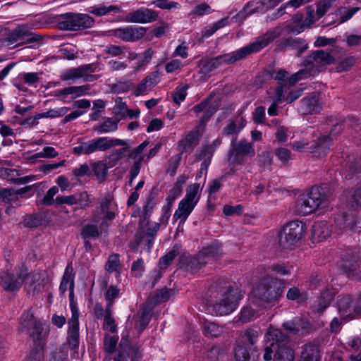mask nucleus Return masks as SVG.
I'll return each mask as SVG.
<instances>
[{"label":"nucleus","instance_id":"f257e3e1","mask_svg":"<svg viewBox=\"0 0 361 361\" xmlns=\"http://www.w3.org/2000/svg\"><path fill=\"white\" fill-rule=\"evenodd\" d=\"M278 27L268 30L258 37L252 43L231 53L219 55L214 58H204L198 62L200 73L207 75L223 64H232L246 58L252 53L260 51L279 36Z\"/></svg>","mask_w":361,"mask_h":361},{"label":"nucleus","instance_id":"f03ea898","mask_svg":"<svg viewBox=\"0 0 361 361\" xmlns=\"http://www.w3.org/2000/svg\"><path fill=\"white\" fill-rule=\"evenodd\" d=\"M209 291L215 299L211 308L215 316H226L233 312L244 297L240 282L218 279L213 283Z\"/></svg>","mask_w":361,"mask_h":361},{"label":"nucleus","instance_id":"7ed1b4c3","mask_svg":"<svg viewBox=\"0 0 361 361\" xmlns=\"http://www.w3.org/2000/svg\"><path fill=\"white\" fill-rule=\"evenodd\" d=\"M264 360L270 361L274 355V361H293L294 350L288 345L290 338L281 329L269 328L265 334Z\"/></svg>","mask_w":361,"mask_h":361},{"label":"nucleus","instance_id":"20e7f679","mask_svg":"<svg viewBox=\"0 0 361 361\" xmlns=\"http://www.w3.org/2000/svg\"><path fill=\"white\" fill-rule=\"evenodd\" d=\"M285 288L283 280L266 276L255 284L252 294L259 301L270 304L280 300Z\"/></svg>","mask_w":361,"mask_h":361},{"label":"nucleus","instance_id":"39448f33","mask_svg":"<svg viewBox=\"0 0 361 361\" xmlns=\"http://www.w3.org/2000/svg\"><path fill=\"white\" fill-rule=\"evenodd\" d=\"M306 224L300 221H293L283 226L279 235V243L284 249L291 248L305 235Z\"/></svg>","mask_w":361,"mask_h":361},{"label":"nucleus","instance_id":"423d86ee","mask_svg":"<svg viewBox=\"0 0 361 361\" xmlns=\"http://www.w3.org/2000/svg\"><path fill=\"white\" fill-rule=\"evenodd\" d=\"M94 19L87 14L67 13L60 16L57 27L61 30L77 31L91 27Z\"/></svg>","mask_w":361,"mask_h":361},{"label":"nucleus","instance_id":"0eeeda50","mask_svg":"<svg viewBox=\"0 0 361 361\" xmlns=\"http://www.w3.org/2000/svg\"><path fill=\"white\" fill-rule=\"evenodd\" d=\"M47 338V334H42V328L37 325L35 331L32 335V347L28 352L25 361H44Z\"/></svg>","mask_w":361,"mask_h":361},{"label":"nucleus","instance_id":"6e6552de","mask_svg":"<svg viewBox=\"0 0 361 361\" xmlns=\"http://www.w3.org/2000/svg\"><path fill=\"white\" fill-rule=\"evenodd\" d=\"M141 345L133 344L128 338L122 337L119 343V349L117 355L114 357V361H141L143 353L141 350Z\"/></svg>","mask_w":361,"mask_h":361},{"label":"nucleus","instance_id":"1a4fd4ad","mask_svg":"<svg viewBox=\"0 0 361 361\" xmlns=\"http://www.w3.org/2000/svg\"><path fill=\"white\" fill-rule=\"evenodd\" d=\"M98 68V63L85 64L77 68H72L65 71L61 75V79L63 81L70 80H78L82 78L85 82H92L97 77L92 73L96 71Z\"/></svg>","mask_w":361,"mask_h":361},{"label":"nucleus","instance_id":"9d476101","mask_svg":"<svg viewBox=\"0 0 361 361\" xmlns=\"http://www.w3.org/2000/svg\"><path fill=\"white\" fill-rule=\"evenodd\" d=\"M28 276V272H1L0 285L8 292L18 290Z\"/></svg>","mask_w":361,"mask_h":361},{"label":"nucleus","instance_id":"9b49d317","mask_svg":"<svg viewBox=\"0 0 361 361\" xmlns=\"http://www.w3.org/2000/svg\"><path fill=\"white\" fill-rule=\"evenodd\" d=\"M334 58L329 52L324 50H316L305 58L303 65L311 66L312 70L318 73L319 68L334 63Z\"/></svg>","mask_w":361,"mask_h":361},{"label":"nucleus","instance_id":"f8f14e48","mask_svg":"<svg viewBox=\"0 0 361 361\" xmlns=\"http://www.w3.org/2000/svg\"><path fill=\"white\" fill-rule=\"evenodd\" d=\"M201 136L200 125H197L178 142L177 149L180 152L179 154L182 155L183 152H191L198 145Z\"/></svg>","mask_w":361,"mask_h":361},{"label":"nucleus","instance_id":"ddd939ff","mask_svg":"<svg viewBox=\"0 0 361 361\" xmlns=\"http://www.w3.org/2000/svg\"><path fill=\"white\" fill-rule=\"evenodd\" d=\"M158 18V12L147 8H140L128 13L125 21L133 23H149L154 22Z\"/></svg>","mask_w":361,"mask_h":361},{"label":"nucleus","instance_id":"4468645a","mask_svg":"<svg viewBox=\"0 0 361 361\" xmlns=\"http://www.w3.org/2000/svg\"><path fill=\"white\" fill-rule=\"evenodd\" d=\"M255 150L251 142L240 140L236 142V137H233L229 151V157L233 158L234 161L239 163L241 157L244 156H254Z\"/></svg>","mask_w":361,"mask_h":361},{"label":"nucleus","instance_id":"2eb2a0df","mask_svg":"<svg viewBox=\"0 0 361 361\" xmlns=\"http://www.w3.org/2000/svg\"><path fill=\"white\" fill-rule=\"evenodd\" d=\"M143 27L126 26L113 30L114 35L125 42H135L140 39L146 33Z\"/></svg>","mask_w":361,"mask_h":361},{"label":"nucleus","instance_id":"dca6fc26","mask_svg":"<svg viewBox=\"0 0 361 361\" xmlns=\"http://www.w3.org/2000/svg\"><path fill=\"white\" fill-rule=\"evenodd\" d=\"M341 126L336 124L334 126V128L331 130L329 135L319 136L316 140L314 141V144L310 147V152L318 153L319 155H325L327 154L330 149V146L332 143L331 136L334 135L335 130H341Z\"/></svg>","mask_w":361,"mask_h":361},{"label":"nucleus","instance_id":"f3484780","mask_svg":"<svg viewBox=\"0 0 361 361\" xmlns=\"http://www.w3.org/2000/svg\"><path fill=\"white\" fill-rule=\"evenodd\" d=\"M319 94L312 92L304 97L300 102V111L302 114H312L320 111Z\"/></svg>","mask_w":361,"mask_h":361},{"label":"nucleus","instance_id":"a211bd4d","mask_svg":"<svg viewBox=\"0 0 361 361\" xmlns=\"http://www.w3.org/2000/svg\"><path fill=\"white\" fill-rule=\"evenodd\" d=\"M277 48L280 51L285 50L286 49L297 50L296 56L299 57L307 49L308 45L302 39L288 37L279 40L277 42Z\"/></svg>","mask_w":361,"mask_h":361},{"label":"nucleus","instance_id":"6ab92c4d","mask_svg":"<svg viewBox=\"0 0 361 361\" xmlns=\"http://www.w3.org/2000/svg\"><path fill=\"white\" fill-rule=\"evenodd\" d=\"M246 120L239 114L235 119L228 121V124L223 128L222 135L225 136L231 135L237 138L238 133L245 126Z\"/></svg>","mask_w":361,"mask_h":361},{"label":"nucleus","instance_id":"aec40b11","mask_svg":"<svg viewBox=\"0 0 361 361\" xmlns=\"http://www.w3.org/2000/svg\"><path fill=\"white\" fill-rule=\"evenodd\" d=\"M353 302V297L350 295H345L338 301V309L340 315L348 320L353 319L355 316L359 315L355 314L354 311L351 312Z\"/></svg>","mask_w":361,"mask_h":361},{"label":"nucleus","instance_id":"412c9836","mask_svg":"<svg viewBox=\"0 0 361 361\" xmlns=\"http://www.w3.org/2000/svg\"><path fill=\"white\" fill-rule=\"evenodd\" d=\"M114 205V197L110 192H107L99 201V209L101 213L105 214L102 226L106 221H111L115 218V212L112 211Z\"/></svg>","mask_w":361,"mask_h":361},{"label":"nucleus","instance_id":"4be33fe9","mask_svg":"<svg viewBox=\"0 0 361 361\" xmlns=\"http://www.w3.org/2000/svg\"><path fill=\"white\" fill-rule=\"evenodd\" d=\"M37 325H39L42 328V334H47L48 336L49 333L44 331L43 324L40 321L35 319L33 314L29 312L22 315L19 330L23 332L32 329V331L30 334V336L32 338V335L35 331Z\"/></svg>","mask_w":361,"mask_h":361},{"label":"nucleus","instance_id":"5701e85b","mask_svg":"<svg viewBox=\"0 0 361 361\" xmlns=\"http://www.w3.org/2000/svg\"><path fill=\"white\" fill-rule=\"evenodd\" d=\"M154 309V307L149 304L147 301H145L141 307L139 319L137 322V331L139 333H142L148 326L152 319Z\"/></svg>","mask_w":361,"mask_h":361},{"label":"nucleus","instance_id":"b1692460","mask_svg":"<svg viewBox=\"0 0 361 361\" xmlns=\"http://www.w3.org/2000/svg\"><path fill=\"white\" fill-rule=\"evenodd\" d=\"M307 194L312 200L311 203L317 209H323L328 206V196L319 188L313 187Z\"/></svg>","mask_w":361,"mask_h":361},{"label":"nucleus","instance_id":"393cba45","mask_svg":"<svg viewBox=\"0 0 361 361\" xmlns=\"http://www.w3.org/2000/svg\"><path fill=\"white\" fill-rule=\"evenodd\" d=\"M312 200L307 194H302L299 196L295 205V212L302 216H306L312 214L317 209L316 206L311 203Z\"/></svg>","mask_w":361,"mask_h":361},{"label":"nucleus","instance_id":"a878e982","mask_svg":"<svg viewBox=\"0 0 361 361\" xmlns=\"http://www.w3.org/2000/svg\"><path fill=\"white\" fill-rule=\"evenodd\" d=\"M331 234V230L326 221L315 222L312 226V239L320 242L325 240Z\"/></svg>","mask_w":361,"mask_h":361},{"label":"nucleus","instance_id":"bb28decb","mask_svg":"<svg viewBox=\"0 0 361 361\" xmlns=\"http://www.w3.org/2000/svg\"><path fill=\"white\" fill-rule=\"evenodd\" d=\"M171 290L164 287L149 295L146 301L155 307L157 305L167 302L171 298Z\"/></svg>","mask_w":361,"mask_h":361},{"label":"nucleus","instance_id":"cd10ccee","mask_svg":"<svg viewBox=\"0 0 361 361\" xmlns=\"http://www.w3.org/2000/svg\"><path fill=\"white\" fill-rule=\"evenodd\" d=\"M157 73L156 72L151 73L147 75L138 84L137 87L134 91L135 96H139L145 92L149 90L152 87L157 84Z\"/></svg>","mask_w":361,"mask_h":361},{"label":"nucleus","instance_id":"c85d7f7f","mask_svg":"<svg viewBox=\"0 0 361 361\" xmlns=\"http://www.w3.org/2000/svg\"><path fill=\"white\" fill-rule=\"evenodd\" d=\"M79 321L75 319L68 323V342L72 349H76L79 346Z\"/></svg>","mask_w":361,"mask_h":361},{"label":"nucleus","instance_id":"c756f323","mask_svg":"<svg viewBox=\"0 0 361 361\" xmlns=\"http://www.w3.org/2000/svg\"><path fill=\"white\" fill-rule=\"evenodd\" d=\"M181 262L186 265L185 268L187 269H200L204 268V264H206L208 261L203 257H200L198 252L197 255L194 257L182 256Z\"/></svg>","mask_w":361,"mask_h":361},{"label":"nucleus","instance_id":"7c9ffc66","mask_svg":"<svg viewBox=\"0 0 361 361\" xmlns=\"http://www.w3.org/2000/svg\"><path fill=\"white\" fill-rule=\"evenodd\" d=\"M195 206L192 204L182 200L179 204L177 210L174 214V219L176 220H180V224H183L190 214L192 212Z\"/></svg>","mask_w":361,"mask_h":361},{"label":"nucleus","instance_id":"2f4dec72","mask_svg":"<svg viewBox=\"0 0 361 361\" xmlns=\"http://www.w3.org/2000/svg\"><path fill=\"white\" fill-rule=\"evenodd\" d=\"M337 265L341 271H355L359 268L358 258L355 255L351 256L347 254L342 257Z\"/></svg>","mask_w":361,"mask_h":361},{"label":"nucleus","instance_id":"473e14b6","mask_svg":"<svg viewBox=\"0 0 361 361\" xmlns=\"http://www.w3.org/2000/svg\"><path fill=\"white\" fill-rule=\"evenodd\" d=\"M98 151H106L112 147L117 146V145H124L125 140L115 138V139H109L107 137H99L94 139Z\"/></svg>","mask_w":361,"mask_h":361},{"label":"nucleus","instance_id":"72a5a7b5","mask_svg":"<svg viewBox=\"0 0 361 361\" xmlns=\"http://www.w3.org/2000/svg\"><path fill=\"white\" fill-rule=\"evenodd\" d=\"M180 245H174L171 250L159 259V266L160 269H166L174 258L180 254Z\"/></svg>","mask_w":361,"mask_h":361},{"label":"nucleus","instance_id":"f704fd0d","mask_svg":"<svg viewBox=\"0 0 361 361\" xmlns=\"http://www.w3.org/2000/svg\"><path fill=\"white\" fill-rule=\"evenodd\" d=\"M301 355L307 356L309 359L318 361L320 358V347L315 343H308L305 345Z\"/></svg>","mask_w":361,"mask_h":361},{"label":"nucleus","instance_id":"c9c22d12","mask_svg":"<svg viewBox=\"0 0 361 361\" xmlns=\"http://www.w3.org/2000/svg\"><path fill=\"white\" fill-rule=\"evenodd\" d=\"M185 180L184 177H181V179H178L174 184L173 187L169 191L167 196L166 201L167 204L172 205L173 202L180 195L182 192L183 185L185 183Z\"/></svg>","mask_w":361,"mask_h":361},{"label":"nucleus","instance_id":"e433bc0d","mask_svg":"<svg viewBox=\"0 0 361 361\" xmlns=\"http://www.w3.org/2000/svg\"><path fill=\"white\" fill-rule=\"evenodd\" d=\"M221 244L218 242H213L209 246L204 247L199 252V256L208 261L209 257H214L219 253Z\"/></svg>","mask_w":361,"mask_h":361},{"label":"nucleus","instance_id":"4c0bfd02","mask_svg":"<svg viewBox=\"0 0 361 361\" xmlns=\"http://www.w3.org/2000/svg\"><path fill=\"white\" fill-rule=\"evenodd\" d=\"M199 188V184H191L188 185L186 189V195L183 200L195 206L199 200V197H197Z\"/></svg>","mask_w":361,"mask_h":361},{"label":"nucleus","instance_id":"58836bf2","mask_svg":"<svg viewBox=\"0 0 361 361\" xmlns=\"http://www.w3.org/2000/svg\"><path fill=\"white\" fill-rule=\"evenodd\" d=\"M119 121L120 118H108L102 124L97 127L96 130L100 133L115 131L118 128V123Z\"/></svg>","mask_w":361,"mask_h":361},{"label":"nucleus","instance_id":"ea45409f","mask_svg":"<svg viewBox=\"0 0 361 361\" xmlns=\"http://www.w3.org/2000/svg\"><path fill=\"white\" fill-rule=\"evenodd\" d=\"M290 87L286 82H279L275 90V94L272 99H275L276 102H286V97L290 91Z\"/></svg>","mask_w":361,"mask_h":361},{"label":"nucleus","instance_id":"a19ab883","mask_svg":"<svg viewBox=\"0 0 361 361\" xmlns=\"http://www.w3.org/2000/svg\"><path fill=\"white\" fill-rule=\"evenodd\" d=\"M92 171L94 175L97 176L98 179L104 180L107 176V170L109 169L106 164L104 161H99L94 162L92 165Z\"/></svg>","mask_w":361,"mask_h":361},{"label":"nucleus","instance_id":"79ce46f5","mask_svg":"<svg viewBox=\"0 0 361 361\" xmlns=\"http://www.w3.org/2000/svg\"><path fill=\"white\" fill-rule=\"evenodd\" d=\"M75 272H64L59 286V290L61 293H65L68 288H69L70 290L74 288L73 278L75 277Z\"/></svg>","mask_w":361,"mask_h":361},{"label":"nucleus","instance_id":"37998d69","mask_svg":"<svg viewBox=\"0 0 361 361\" xmlns=\"http://www.w3.org/2000/svg\"><path fill=\"white\" fill-rule=\"evenodd\" d=\"M20 175V171L16 169L8 168H1L0 169V177L14 183H17Z\"/></svg>","mask_w":361,"mask_h":361},{"label":"nucleus","instance_id":"c03bdc74","mask_svg":"<svg viewBox=\"0 0 361 361\" xmlns=\"http://www.w3.org/2000/svg\"><path fill=\"white\" fill-rule=\"evenodd\" d=\"M118 337L106 335L104 339V351L107 354H112L116 351Z\"/></svg>","mask_w":361,"mask_h":361},{"label":"nucleus","instance_id":"a18cd8bd","mask_svg":"<svg viewBox=\"0 0 361 361\" xmlns=\"http://www.w3.org/2000/svg\"><path fill=\"white\" fill-rule=\"evenodd\" d=\"M101 231L97 225L87 224L82 227L81 235L83 238H97L101 235Z\"/></svg>","mask_w":361,"mask_h":361},{"label":"nucleus","instance_id":"49530a36","mask_svg":"<svg viewBox=\"0 0 361 361\" xmlns=\"http://www.w3.org/2000/svg\"><path fill=\"white\" fill-rule=\"evenodd\" d=\"M223 332L222 326L214 322H209L204 326V334L206 336L209 335L212 337H218Z\"/></svg>","mask_w":361,"mask_h":361},{"label":"nucleus","instance_id":"de8ad7c7","mask_svg":"<svg viewBox=\"0 0 361 361\" xmlns=\"http://www.w3.org/2000/svg\"><path fill=\"white\" fill-rule=\"evenodd\" d=\"M298 321L299 317H295L290 320L284 322L282 324V327L287 334L298 336L299 333Z\"/></svg>","mask_w":361,"mask_h":361},{"label":"nucleus","instance_id":"09e8293b","mask_svg":"<svg viewBox=\"0 0 361 361\" xmlns=\"http://www.w3.org/2000/svg\"><path fill=\"white\" fill-rule=\"evenodd\" d=\"M24 225L28 228H36L42 224L43 218L42 214H32L26 216L23 220Z\"/></svg>","mask_w":361,"mask_h":361},{"label":"nucleus","instance_id":"8fccbe9b","mask_svg":"<svg viewBox=\"0 0 361 361\" xmlns=\"http://www.w3.org/2000/svg\"><path fill=\"white\" fill-rule=\"evenodd\" d=\"M122 11L121 8L117 6L111 5L109 6H100L97 8H93L90 13L97 16H104L109 12L119 13Z\"/></svg>","mask_w":361,"mask_h":361},{"label":"nucleus","instance_id":"3c124183","mask_svg":"<svg viewBox=\"0 0 361 361\" xmlns=\"http://www.w3.org/2000/svg\"><path fill=\"white\" fill-rule=\"evenodd\" d=\"M68 111V108L67 107H61L56 110L50 109L47 112L40 113L37 114V118H56L61 117L66 114Z\"/></svg>","mask_w":361,"mask_h":361},{"label":"nucleus","instance_id":"603ef678","mask_svg":"<svg viewBox=\"0 0 361 361\" xmlns=\"http://www.w3.org/2000/svg\"><path fill=\"white\" fill-rule=\"evenodd\" d=\"M336 0H320L317 4L316 16L317 19L323 17Z\"/></svg>","mask_w":361,"mask_h":361},{"label":"nucleus","instance_id":"864d4df0","mask_svg":"<svg viewBox=\"0 0 361 361\" xmlns=\"http://www.w3.org/2000/svg\"><path fill=\"white\" fill-rule=\"evenodd\" d=\"M154 237L144 231H139L136 235V242L138 245H143L150 249L154 243Z\"/></svg>","mask_w":361,"mask_h":361},{"label":"nucleus","instance_id":"5fc2aeb1","mask_svg":"<svg viewBox=\"0 0 361 361\" xmlns=\"http://www.w3.org/2000/svg\"><path fill=\"white\" fill-rule=\"evenodd\" d=\"M214 151V148L209 145H204L200 149V152L197 154V158L199 160H204V164H209L213 156Z\"/></svg>","mask_w":361,"mask_h":361},{"label":"nucleus","instance_id":"6e6d98bb","mask_svg":"<svg viewBox=\"0 0 361 361\" xmlns=\"http://www.w3.org/2000/svg\"><path fill=\"white\" fill-rule=\"evenodd\" d=\"M121 269L122 266L119 259V255L117 254L110 255L107 262L106 263V270L117 271L118 269Z\"/></svg>","mask_w":361,"mask_h":361},{"label":"nucleus","instance_id":"4d7b16f0","mask_svg":"<svg viewBox=\"0 0 361 361\" xmlns=\"http://www.w3.org/2000/svg\"><path fill=\"white\" fill-rule=\"evenodd\" d=\"M188 85H185L183 87H178L175 89L173 93V100L176 104H180L183 102L187 95V90Z\"/></svg>","mask_w":361,"mask_h":361},{"label":"nucleus","instance_id":"13d9d810","mask_svg":"<svg viewBox=\"0 0 361 361\" xmlns=\"http://www.w3.org/2000/svg\"><path fill=\"white\" fill-rule=\"evenodd\" d=\"M298 324L299 333L298 336H306L312 332V326L309 320L299 317Z\"/></svg>","mask_w":361,"mask_h":361},{"label":"nucleus","instance_id":"bf43d9fd","mask_svg":"<svg viewBox=\"0 0 361 361\" xmlns=\"http://www.w3.org/2000/svg\"><path fill=\"white\" fill-rule=\"evenodd\" d=\"M152 4L156 7L164 10H171L173 8H178L179 4L176 1H170L169 0H154L152 2Z\"/></svg>","mask_w":361,"mask_h":361},{"label":"nucleus","instance_id":"052dcab7","mask_svg":"<svg viewBox=\"0 0 361 361\" xmlns=\"http://www.w3.org/2000/svg\"><path fill=\"white\" fill-rule=\"evenodd\" d=\"M254 316L255 310L250 307H245L241 309L238 319L242 323H247L250 322Z\"/></svg>","mask_w":361,"mask_h":361},{"label":"nucleus","instance_id":"680f3d73","mask_svg":"<svg viewBox=\"0 0 361 361\" xmlns=\"http://www.w3.org/2000/svg\"><path fill=\"white\" fill-rule=\"evenodd\" d=\"M259 165L263 169H269L272 162V157L269 152L264 151L259 156Z\"/></svg>","mask_w":361,"mask_h":361},{"label":"nucleus","instance_id":"e2e57ef3","mask_svg":"<svg viewBox=\"0 0 361 361\" xmlns=\"http://www.w3.org/2000/svg\"><path fill=\"white\" fill-rule=\"evenodd\" d=\"M355 61L356 59L354 56L344 59L336 66V71L338 72L348 71L355 63Z\"/></svg>","mask_w":361,"mask_h":361},{"label":"nucleus","instance_id":"0e129e2a","mask_svg":"<svg viewBox=\"0 0 361 361\" xmlns=\"http://www.w3.org/2000/svg\"><path fill=\"white\" fill-rule=\"evenodd\" d=\"M122 99L118 97L116 99V103L117 105L114 108V113L115 114V118H120V120L125 117V113L127 112L126 104L124 102H122Z\"/></svg>","mask_w":361,"mask_h":361},{"label":"nucleus","instance_id":"69168bd1","mask_svg":"<svg viewBox=\"0 0 361 361\" xmlns=\"http://www.w3.org/2000/svg\"><path fill=\"white\" fill-rule=\"evenodd\" d=\"M149 144V142L148 141L143 142L139 146L130 151L128 154V157L137 160H138L140 157L144 159V156L142 154L143 151Z\"/></svg>","mask_w":361,"mask_h":361},{"label":"nucleus","instance_id":"338daca9","mask_svg":"<svg viewBox=\"0 0 361 361\" xmlns=\"http://www.w3.org/2000/svg\"><path fill=\"white\" fill-rule=\"evenodd\" d=\"M25 27V26H19L14 29L8 36V41L11 42H15L18 40L23 41Z\"/></svg>","mask_w":361,"mask_h":361},{"label":"nucleus","instance_id":"774afa93","mask_svg":"<svg viewBox=\"0 0 361 361\" xmlns=\"http://www.w3.org/2000/svg\"><path fill=\"white\" fill-rule=\"evenodd\" d=\"M76 204L80 205V209H86L90 206V200L87 192L75 194Z\"/></svg>","mask_w":361,"mask_h":361}]
</instances>
